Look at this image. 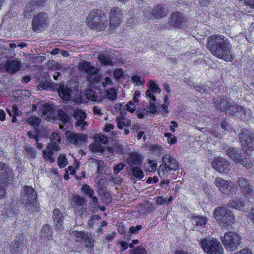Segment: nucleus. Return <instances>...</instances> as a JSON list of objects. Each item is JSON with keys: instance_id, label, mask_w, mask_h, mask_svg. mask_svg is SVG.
<instances>
[{"instance_id": "nucleus-1", "label": "nucleus", "mask_w": 254, "mask_h": 254, "mask_svg": "<svg viewBox=\"0 0 254 254\" xmlns=\"http://www.w3.org/2000/svg\"><path fill=\"white\" fill-rule=\"evenodd\" d=\"M206 46L208 50L216 58L226 61L233 60L231 45L224 36L213 35L208 37Z\"/></svg>"}, {"instance_id": "nucleus-2", "label": "nucleus", "mask_w": 254, "mask_h": 254, "mask_svg": "<svg viewBox=\"0 0 254 254\" xmlns=\"http://www.w3.org/2000/svg\"><path fill=\"white\" fill-rule=\"evenodd\" d=\"M88 26L97 31L104 30L108 25V20L105 13L99 9L91 11L87 18Z\"/></svg>"}, {"instance_id": "nucleus-3", "label": "nucleus", "mask_w": 254, "mask_h": 254, "mask_svg": "<svg viewBox=\"0 0 254 254\" xmlns=\"http://www.w3.org/2000/svg\"><path fill=\"white\" fill-rule=\"evenodd\" d=\"M37 194L35 190L30 186L23 187L20 192V199L26 210L34 212L37 210Z\"/></svg>"}, {"instance_id": "nucleus-4", "label": "nucleus", "mask_w": 254, "mask_h": 254, "mask_svg": "<svg viewBox=\"0 0 254 254\" xmlns=\"http://www.w3.org/2000/svg\"><path fill=\"white\" fill-rule=\"evenodd\" d=\"M226 155L235 162L241 164L247 168H251L253 165L250 155H245L243 151L237 147H229L225 151Z\"/></svg>"}, {"instance_id": "nucleus-5", "label": "nucleus", "mask_w": 254, "mask_h": 254, "mask_svg": "<svg viewBox=\"0 0 254 254\" xmlns=\"http://www.w3.org/2000/svg\"><path fill=\"white\" fill-rule=\"evenodd\" d=\"M213 215L222 226H229L234 222L235 216L230 209L218 207L215 209Z\"/></svg>"}, {"instance_id": "nucleus-6", "label": "nucleus", "mask_w": 254, "mask_h": 254, "mask_svg": "<svg viewBox=\"0 0 254 254\" xmlns=\"http://www.w3.org/2000/svg\"><path fill=\"white\" fill-rule=\"evenodd\" d=\"M178 165L176 160L172 156L167 154L162 158V163L159 166V176L160 178H165L171 171L176 170Z\"/></svg>"}, {"instance_id": "nucleus-7", "label": "nucleus", "mask_w": 254, "mask_h": 254, "mask_svg": "<svg viewBox=\"0 0 254 254\" xmlns=\"http://www.w3.org/2000/svg\"><path fill=\"white\" fill-rule=\"evenodd\" d=\"M222 242L227 251L233 252L241 243V238L235 232H228L222 238Z\"/></svg>"}, {"instance_id": "nucleus-8", "label": "nucleus", "mask_w": 254, "mask_h": 254, "mask_svg": "<svg viewBox=\"0 0 254 254\" xmlns=\"http://www.w3.org/2000/svg\"><path fill=\"white\" fill-rule=\"evenodd\" d=\"M203 251L208 254H223L221 243L213 238L204 239L201 242Z\"/></svg>"}, {"instance_id": "nucleus-9", "label": "nucleus", "mask_w": 254, "mask_h": 254, "mask_svg": "<svg viewBox=\"0 0 254 254\" xmlns=\"http://www.w3.org/2000/svg\"><path fill=\"white\" fill-rule=\"evenodd\" d=\"M215 184L222 193L226 194L235 193L238 190L237 186L233 182L229 183L220 177L215 179Z\"/></svg>"}, {"instance_id": "nucleus-10", "label": "nucleus", "mask_w": 254, "mask_h": 254, "mask_svg": "<svg viewBox=\"0 0 254 254\" xmlns=\"http://www.w3.org/2000/svg\"><path fill=\"white\" fill-rule=\"evenodd\" d=\"M239 138L242 145L246 149L254 150V134L250 130L242 129Z\"/></svg>"}, {"instance_id": "nucleus-11", "label": "nucleus", "mask_w": 254, "mask_h": 254, "mask_svg": "<svg viewBox=\"0 0 254 254\" xmlns=\"http://www.w3.org/2000/svg\"><path fill=\"white\" fill-rule=\"evenodd\" d=\"M49 22L46 13H39L33 18L32 29L35 32L44 30L47 27Z\"/></svg>"}, {"instance_id": "nucleus-12", "label": "nucleus", "mask_w": 254, "mask_h": 254, "mask_svg": "<svg viewBox=\"0 0 254 254\" xmlns=\"http://www.w3.org/2000/svg\"><path fill=\"white\" fill-rule=\"evenodd\" d=\"M123 17V14L120 8L114 7L111 9L109 11L110 23L109 27L110 31L113 30L122 23Z\"/></svg>"}, {"instance_id": "nucleus-13", "label": "nucleus", "mask_w": 254, "mask_h": 254, "mask_svg": "<svg viewBox=\"0 0 254 254\" xmlns=\"http://www.w3.org/2000/svg\"><path fill=\"white\" fill-rule=\"evenodd\" d=\"M236 183L245 197L249 198L253 195V187L247 179L243 177H238L236 180Z\"/></svg>"}, {"instance_id": "nucleus-14", "label": "nucleus", "mask_w": 254, "mask_h": 254, "mask_svg": "<svg viewBox=\"0 0 254 254\" xmlns=\"http://www.w3.org/2000/svg\"><path fill=\"white\" fill-rule=\"evenodd\" d=\"M65 135L68 143L76 146H80L86 143L87 140V135L81 133L67 131Z\"/></svg>"}, {"instance_id": "nucleus-15", "label": "nucleus", "mask_w": 254, "mask_h": 254, "mask_svg": "<svg viewBox=\"0 0 254 254\" xmlns=\"http://www.w3.org/2000/svg\"><path fill=\"white\" fill-rule=\"evenodd\" d=\"M187 17L179 12L173 13L169 19V24L174 27L184 28L187 25Z\"/></svg>"}, {"instance_id": "nucleus-16", "label": "nucleus", "mask_w": 254, "mask_h": 254, "mask_svg": "<svg viewBox=\"0 0 254 254\" xmlns=\"http://www.w3.org/2000/svg\"><path fill=\"white\" fill-rule=\"evenodd\" d=\"M212 165L214 169L220 173L226 174L229 171V162L224 158L217 157L214 158Z\"/></svg>"}, {"instance_id": "nucleus-17", "label": "nucleus", "mask_w": 254, "mask_h": 254, "mask_svg": "<svg viewBox=\"0 0 254 254\" xmlns=\"http://www.w3.org/2000/svg\"><path fill=\"white\" fill-rule=\"evenodd\" d=\"M13 178V172L5 163L0 162V179L1 182H12Z\"/></svg>"}, {"instance_id": "nucleus-18", "label": "nucleus", "mask_w": 254, "mask_h": 254, "mask_svg": "<svg viewBox=\"0 0 254 254\" xmlns=\"http://www.w3.org/2000/svg\"><path fill=\"white\" fill-rule=\"evenodd\" d=\"M40 109L39 110V114L46 120L52 119L54 116L53 108L52 106L41 102L38 105Z\"/></svg>"}, {"instance_id": "nucleus-19", "label": "nucleus", "mask_w": 254, "mask_h": 254, "mask_svg": "<svg viewBox=\"0 0 254 254\" xmlns=\"http://www.w3.org/2000/svg\"><path fill=\"white\" fill-rule=\"evenodd\" d=\"M95 143L90 145L89 147L92 151L103 152L104 149L100 146V144H106L108 142V138L102 134H98L95 137Z\"/></svg>"}, {"instance_id": "nucleus-20", "label": "nucleus", "mask_w": 254, "mask_h": 254, "mask_svg": "<svg viewBox=\"0 0 254 254\" xmlns=\"http://www.w3.org/2000/svg\"><path fill=\"white\" fill-rule=\"evenodd\" d=\"M214 104L216 109L228 113V112H232L230 110V106L232 103L231 101L227 98H219L214 101Z\"/></svg>"}, {"instance_id": "nucleus-21", "label": "nucleus", "mask_w": 254, "mask_h": 254, "mask_svg": "<svg viewBox=\"0 0 254 254\" xmlns=\"http://www.w3.org/2000/svg\"><path fill=\"white\" fill-rule=\"evenodd\" d=\"M127 162L129 167L139 166L142 162V155L137 152H132L129 153Z\"/></svg>"}, {"instance_id": "nucleus-22", "label": "nucleus", "mask_w": 254, "mask_h": 254, "mask_svg": "<svg viewBox=\"0 0 254 254\" xmlns=\"http://www.w3.org/2000/svg\"><path fill=\"white\" fill-rule=\"evenodd\" d=\"M228 205L230 208L243 211L245 209V200L242 197H235L230 200Z\"/></svg>"}, {"instance_id": "nucleus-23", "label": "nucleus", "mask_w": 254, "mask_h": 254, "mask_svg": "<svg viewBox=\"0 0 254 254\" xmlns=\"http://www.w3.org/2000/svg\"><path fill=\"white\" fill-rule=\"evenodd\" d=\"M20 63L16 60H10L7 61L4 64V68L9 73H14L17 72L20 68Z\"/></svg>"}, {"instance_id": "nucleus-24", "label": "nucleus", "mask_w": 254, "mask_h": 254, "mask_svg": "<svg viewBox=\"0 0 254 254\" xmlns=\"http://www.w3.org/2000/svg\"><path fill=\"white\" fill-rule=\"evenodd\" d=\"M168 13V10L166 6L158 4L152 10V14L153 18H157L165 16Z\"/></svg>"}, {"instance_id": "nucleus-25", "label": "nucleus", "mask_w": 254, "mask_h": 254, "mask_svg": "<svg viewBox=\"0 0 254 254\" xmlns=\"http://www.w3.org/2000/svg\"><path fill=\"white\" fill-rule=\"evenodd\" d=\"M51 142L47 145V148H52L55 151L60 149L59 144L61 143V136L59 134L56 132L52 133L50 136Z\"/></svg>"}, {"instance_id": "nucleus-26", "label": "nucleus", "mask_w": 254, "mask_h": 254, "mask_svg": "<svg viewBox=\"0 0 254 254\" xmlns=\"http://www.w3.org/2000/svg\"><path fill=\"white\" fill-rule=\"evenodd\" d=\"M16 213V210L9 205H5L3 210L1 211L0 218L6 219L13 218Z\"/></svg>"}, {"instance_id": "nucleus-27", "label": "nucleus", "mask_w": 254, "mask_h": 254, "mask_svg": "<svg viewBox=\"0 0 254 254\" xmlns=\"http://www.w3.org/2000/svg\"><path fill=\"white\" fill-rule=\"evenodd\" d=\"M129 174L131 179H137L140 180L144 177L143 171L139 167V166L129 167Z\"/></svg>"}, {"instance_id": "nucleus-28", "label": "nucleus", "mask_w": 254, "mask_h": 254, "mask_svg": "<svg viewBox=\"0 0 254 254\" xmlns=\"http://www.w3.org/2000/svg\"><path fill=\"white\" fill-rule=\"evenodd\" d=\"M73 117L75 119H78L76 123L77 125L81 126L82 128H83L84 127L87 126V123L84 121L86 116L85 113L83 111L81 110H77L75 111L73 113Z\"/></svg>"}, {"instance_id": "nucleus-29", "label": "nucleus", "mask_w": 254, "mask_h": 254, "mask_svg": "<svg viewBox=\"0 0 254 254\" xmlns=\"http://www.w3.org/2000/svg\"><path fill=\"white\" fill-rule=\"evenodd\" d=\"M78 67L79 70L81 71H84L85 72H87L88 74L89 73H91L99 71L98 68L92 66L89 63L86 61H84L79 63Z\"/></svg>"}, {"instance_id": "nucleus-30", "label": "nucleus", "mask_w": 254, "mask_h": 254, "mask_svg": "<svg viewBox=\"0 0 254 254\" xmlns=\"http://www.w3.org/2000/svg\"><path fill=\"white\" fill-rule=\"evenodd\" d=\"M53 219L55 226L60 228L63 224V215L59 209L54 210Z\"/></svg>"}, {"instance_id": "nucleus-31", "label": "nucleus", "mask_w": 254, "mask_h": 254, "mask_svg": "<svg viewBox=\"0 0 254 254\" xmlns=\"http://www.w3.org/2000/svg\"><path fill=\"white\" fill-rule=\"evenodd\" d=\"M98 57L102 64L105 65L112 64V62L108 52L106 51L100 52Z\"/></svg>"}, {"instance_id": "nucleus-32", "label": "nucleus", "mask_w": 254, "mask_h": 254, "mask_svg": "<svg viewBox=\"0 0 254 254\" xmlns=\"http://www.w3.org/2000/svg\"><path fill=\"white\" fill-rule=\"evenodd\" d=\"M70 90L65 86L64 84H61L58 88V92L59 96L63 99L65 100H68L70 99Z\"/></svg>"}, {"instance_id": "nucleus-33", "label": "nucleus", "mask_w": 254, "mask_h": 254, "mask_svg": "<svg viewBox=\"0 0 254 254\" xmlns=\"http://www.w3.org/2000/svg\"><path fill=\"white\" fill-rule=\"evenodd\" d=\"M127 21L126 22V25L128 26H132L136 24V23L140 21L146 20L147 18L145 16L141 17L140 18H137L134 15H133L131 12H128L127 17Z\"/></svg>"}, {"instance_id": "nucleus-34", "label": "nucleus", "mask_w": 254, "mask_h": 254, "mask_svg": "<svg viewBox=\"0 0 254 254\" xmlns=\"http://www.w3.org/2000/svg\"><path fill=\"white\" fill-rule=\"evenodd\" d=\"M85 95L87 98L94 102H102L104 99L103 96L99 97L96 95V92L91 89H89L86 90Z\"/></svg>"}, {"instance_id": "nucleus-35", "label": "nucleus", "mask_w": 254, "mask_h": 254, "mask_svg": "<svg viewBox=\"0 0 254 254\" xmlns=\"http://www.w3.org/2000/svg\"><path fill=\"white\" fill-rule=\"evenodd\" d=\"M35 8L37 7L35 6L34 3L30 1L25 6V10L23 12L24 17L26 19L31 18L33 15V11Z\"/></svg>"}, {"instance_id": "nucleus-36", "label": "nucleus", "mask_w": 254, "mask_h": 254, "mask_svg": "<svg viewBox=\"0 0 254 254\" xmlns=\"http://www.w3.org/2000/svg\"><path fill=\"white\" fill-rule=\"evenodd\" d=\"M83 245L87 248H91L94 246V240L92 235L88 232H86L81 240Z\"/></svg>"}, {"instance_id": "nucleus-37", "label": "nucleus", "mask_w": 254, "mask_h": 254, "mask_svg": "<svg viewBox=\"0 0 254 254\" xmlns=\"http://www.w3.org/2000/svg\"><path fill=\"white\" fill-rule=\"evenodd\" d=\"M230 110H232V112H228V114L235 115L236 116L240 117L245 113L244 108L242 106L238 105H233L232 104Z\"/></svg>"}, {"instance_id": "nucleus-38", "label": "nucleus", "mask_w": 254, "mask_h": 254, "mask_svg": "<svg viewBox=\"0 0 254 254\" xmlns=\"http://www.w3.org/2000/svg\"><path fill=\"white\" fill-rule=\"evenodd\" d=\"M207 219L204 216H193L191 219V222L195 226H203L206 224Z\"/></svg>"}, {"instance_id": "nucleus-39", "label": "nucleus", "mask_w": 254, "mask_h": 254, "mask_svg": "<svg viewBox=\"0 0 254 254\" xmlns=\"http://www.w3.org/2000/svg\"><path fill=\"white\" fill-rule=\"evenodd\" d=\"M117 127L120 129L123 127H127L131 126V121L127 119H124L120 117H117L116 119Z\"/></svg>"}, {"instance_id": "nucleus-40", "label": "nucleus", "mask_w": 254, "mask_h": 254, "mask_svg": "<svg viewBox=\"0 0 254 254\" xmlns=\"http://www.w3.org/2000/svg\"><path fill=\"white\" fill-rule=\"evenodd\" d=\"M105 97L104 98H107L110 101H115L117 98V92L116 90L113 88L108 89L105 90L103 92Z\"/></svg>"}, {"instance_id": "nucleus-41", "label": "nucleus", "mask_w": 254, "mask_h": 254, "mask_svg": "<svg viewBox=\"0 0 254 254\" xmlns=\"http://www.w3.org/2000/svg\"><path fill=\"white\" fill-rule=\"evenodd\" d=\"M47 149L48 151L47 150H44L43 151L44 159L46 160L49 161L50 163L55 162V158L53 157L54 151H55V150L53 149L52 148H47Z\"/></svg>"}, {"instance_id": "nucleus-42", "label": "nucleus", "mask_w": 254, "mask_h": 254, "mask_svg": "<svg viewBox=\"0 0 254 254\" xmlns=\"http://www.w3.org/2000/svg\"><path fill=\"white\" fill-rule=\"evenodd\" d=\"M101 78V75L98 73V71L89 73L87 77L88 81L92 84H95L98 82Z\"/></svg>"}, {"instance_id": "nucleus-43", "label": "nucleus", "mask_w": 254, "mask_h": 254, "mask_svg": "<svg viewBox=\"0 0 254 254\" xmlns=\"http://www.w3.org/2000/svg\"><path fill=\"white\" fill-rule=\"evenodd\" d=\"M52 228L48 225L43 226L41 229V237L50 239L52 237Z\"/></svg>"}, {"instance_id": "nucleus-44", "label": "nucleus", "mask_w": 254, "mask_h": 254, "mask_svg": "<svg viewBox=\"0 0 254 254\" xmlns=\"http://www.w3.org/2000/svg\"><path fill=\"white\" fill-rule=\"evenodd\" d=\"M27 122L34 127H38L41 123V119L38 117L31 116L27 119Z\"/></svg>"}, {"instance_id": "nucleus-45", "label": "nucleus", "mask_w": 254, "mask_h": 254, "mask_svg": "<svg viewBox=\"0 0 254 254\" xmlns=\"http://www.w3.org/2000/svg\"><path fill=\"white\" fill-rule=\"evenodd\" d=\"M147 86L149 88L148 90H150V91L153 92L154 93H160L161 89L153 80H150L147 83Z\"/></svg>"}, {"instance_id": "nucleus-46", "label": "nucleus", "mask_w": 254, "mask_h": 254, "mask_svg": "<svg viewBox=\"0 0 254 254\" xmlns=\"http://www.w3.org/2000/svg\"><path fill=\"white\" fill-rule=\"evenodd\" d=\"M25 151L26 152L25 155L28 158H33L36 155V151L34 150L33 147L31 146H27L25 148Z\"/></svg>"}, {"instance_id": "nucleus-47", "label": "nucleus", "mask_w": 254, "mask_h": 254, "mask_svg": "<svg viewBox=\"0 0 254 254\" xmlns=\"http://www.w3.org/2000/svg\"><path fill=\"white\" fill-rule=\"evenodd\" d=\"M81 191L89 197H92L94 194V190L88 185H84L81 188Z\"/></svg>"}, {"instance_id": "nucleus-48", "label": "nucleus", "mask_w": 254, "mask_h": 254, "mask_svg": "<svg viewBox=\"0 0 254 254\" xmlns=\"http://www.w3.org/2000/svg\"><path fill=\"white\" fill-rule=\"evenodd\" d=\"M58 118L63 124H65L68 121V117L67 114L62 110H59L58 113Z\"/></svg>"}, {"instance_id": "nucleus-49", "label": "nucleus", "mask_w": 254, "mask_h": 254, "mask_svg": "<svg viewBox=\"0 0 254 254\" xmlns=\"http://www.w3.org/2000/svg\"><path fill=\"white\" fill-rule=\"evenodd\" d=\"M92 163H95L97 165V173L101 174L102 170L104 168V162L102 161H99L95 159L92 158L91 160Z\"/></svg>"}, {"instance_id": "nucleus-50", "label": "nucleus", "mask_w": 254, "mask_h": 254, "mask_svg": "<svg viewBox=\"0 0 254 254\" xmlns=\"http://www.w3.org/2000/svg\"><path fill=\"white\" fill-rule=\"evenodd\" d=\"M85 233V232H84V231H73L70 233V234L71 235V236H73L74 237H75L76 239V241H80L82 240V239L83 237V235Z\"/></svg>"}, {"instance_id": "nucleus-51", "label": "nucleus", "mask_w": 254, "mask_h": 254, "mask_svg": "<svg viewBox=\"0 0 254 254\" xmlns=\"http://www.w3.org/2000/svg\"><path fill=\"white\" fill-rule=\"evenodd\" d=\"M147 110H144L146 113H149L154 114L157 111V108L155 104L152 102H150L149 105L147 107Z\"/></svg>"}, {"instance_id": "nucleus-52", "label": "nucleus", "mask_w": 254, "mask_h": 254, "mask_svg": "<svg viewBox=\"0 0 254 254\" xmlns=\"http://www.w3.org/2000/svg\"><path fill=\"white\" fill-rule=\"evenodd\" d=\"M130 254H147V253L144 248L137 247L131 251Z\"/></svg>"}, {"instance_id": "nucleus-53", "label": "nucleus", "mask_w": 254, "mask_h": 254, "mask_svg": "<svg viewBox=\"0 0 254 254\" xmlns=\"http://www.w3.org/2000/svg\"><path fill=\"white\" fill-rule=\"evenodd\" d=\"M58 165L61 168L64 167L67 163V159L64 156L61 155L58 159Z\"/></svg>"}, {"instance_id": "nucleus-54", "label": "nucleus", "mask_w": 254, "mask_h": 254, "mask_svg": "<svg viewBox=\"0 0 254 254\" xmlns=\"http://www.w3.org/2000/svg\"><path fill=\"white\" fill-rule=\"evenodd\" d=\"M165 136L167 138V141L169 143L174 144L176 142V137L172 133L166 132L165 133Z\"/></svg>"}, {"instance_id": "nucleus-55", "label": "nucleus", "mask_w": 254, "mask_h": 254, "mask_svg": "<svg viewBox=\"0 0 254 254\" xmlns=\"http://www.w3.org/2000/svg\"><path fill=\"white\" fill-rule=\"evenodd\" d=\"M50 87V83L46 81H41L37 86L39 90H45Z\"/></svg>"}, {"instance_id": "nucleus-56", "label": "nucleus", "mask_w": 254, "mask_h": 254, "mask_svg": "<svg viewBox=\"0 0 254 254\" xmlns=\"http://www.w3.org/2000/svg\"><path fill=\"white\" fill-rule=\"evenodd\" d=\"M73 202L76 203V204L78 206H82L83 205L84 203V199L79 196L78 195H76L73 197Z\"/></svg>"}, {"instance_id": "nucleus-57", "label": "nucleus", "mask_w": 254, "mask_h": 254, "mask_svg": "<svg viewBox=\"0 0 254 254\" xmlns=\"http://www.w3.org/2000/svg\"><path fill=\"white\" fill-rule=\"evenodd\" d=\"M142 228V225H138L136 226H131L129 228V233L130 234H136Z\"/></svg>"}, {"instance_id": "nucleus-58", "label": "nucleus", "mask_w": 254, "mask_h": 254, "mask_svg": "<svg viewBox=\"0 0 254 254\" xmlns=\"http://www.w3.org/2000/svg\"><path fill=\"white\" fill-rule=\"evenodd\" d=\"M125 167V165L123 163H119L115 165L114 167V171L115 174H117Z\"/></svg>"}, {"instance_id": "nucleus-59", "label": "nucleus", "mask_w": 254, "mask_h": 254, "mask_svg": "<svg viewBox=\"0 0 254 254\" xmlns=\"http://www.w3.org/2000/svg\"><path fill=\"white\" fill-rule=\"evenodd\" d=\"M116 226L117 227V230L118 232L121 234H125V227L123 224L122 222H119L117 224Z\"/></svg>"}, {"instance_id": "nucleus-60", "label": "nucleus", "mask_w": 254, "mask_h": 254, "mask_svg": "<svg viewBox=\"0 0 254 254\" xmlns=\"http://www.w3.org/2000/svg\"><path fill=\"white\" fill-rule=\"evenodd\" d=\"M131 80L134 83L138 82L142 85L144 83V80L138 76H133L131 77Z\"/></svg>"}, {"instance_id": "nucleus-61", "label": "nucleus", "mask_w": 254, "mask_h": 254, "mask_svg": "<svg viewBox=\"0 0 254 254\" xmlns=\"http://www.w3.org/2000/svg\"><path fill=\"white\" fill-rule=\"evenodd\" d=\"M123 70L121 68H118L114 70V75L115 78L116 79H119L123 76Z\"/></svg>"}, {"instance_id": "nucleus-62", "label": "nucleus", "mask_w": 254, "mask_h": 254, "mask_svg": "<svg viewBox=\"0 0 254 254\" xmlns=\"http://www.w3.org/2000/svg\"><path fill=\"white\" fill-rule=\"evenodd\" d=\"M47 1V0H32L31 2L34 3L35 6L38 7L40 6H42L44 3Z\"/></svg>"}, {"instance_id": "nucleus-63", "label": "nucleus", "mask_w": 254, "mask_h": 254, "mask_svg": "<svg viewBox=\"0 0 254 254\" xmlns=\"http://www.w3.org/2000/svg\"><path fill=\"white\" fill-rule=\"evenodd\" d=\"M167 197L164 198L163 196H157L156 199V203L159 205L167 203Z\"/></svg>"}, {"instance_id": "nucleus-64", "label": "nucleus", "mask_w": 254, "mask_h": 254, "mask_svg": "<svg viewBox=\"0 0 254 254\" xmlns=\"http://www.w3.org/2000/svg\"><path fill=\"white\" fill-rule=\"evenodd\" d=\"M195 89L196 91H198L201 94L205 93L206 91L205 87L204 86L201 85L200 84L196 85V88Z\"/></svg>"}]
</instances>
